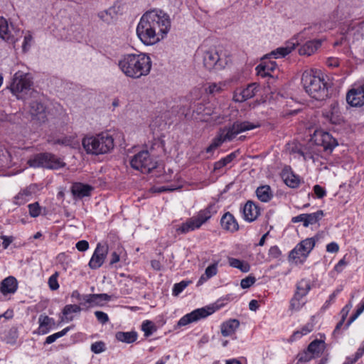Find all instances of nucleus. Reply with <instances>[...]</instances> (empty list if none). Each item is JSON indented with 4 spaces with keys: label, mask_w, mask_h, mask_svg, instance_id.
I'll return each instance as SVG.
<instances>
[{
    "label": "nucleus",
    "mask_w": 364,
    "mask_h": 364,
    "mask_svg": "<svg viewBox=\"0 0 364 364\" xmlns=\"http://www.w3.org/2000/svg\"><path fill=\"white\" fill-rule=\"evenodd\" d=\"M170 28L169 16L161 10H152L141 16L136 27V34L144 45L150 46L164 38Z\"/></svg>",
    "instance_id": "nucleus-1"
},
{
    "label": "nucleus",
    "mask_w": 364,
    "mask_h": 364,
    "mask_svg": "<svg viewBox=\"0 0 364 364\" xmlns=\"http://www.w3.org/2000/svg\"><path fill=\"white\" fill-rule=\"evenodd\" d=\"M152 62L144 53H130L122 56L118 61L119 70L128 77L138 79L149 74Z\"/></svg>",
    "instance_id": "nucleus-2"
},
{
    "label": "nucleus",
    "mask_w": 364,
    "mask_h": 364,
    "mask_svg": "<svg viewBox=\"0 0 364 364\" xmlns=\"http://www.w3.org/2000/svg\"><path fill=\"white\" fill-rule=\"evenodd\" d=\"M259 124L248 121H236L230 126L220 128L211 144L206 148V153L211 154L223 143L231 141L237 134L259 127Z\"/></svg>",
    "instance_id": "nucleus-3"
},
{
    "label": "nucleus",
    "mask_w": 364,
    "mask_h": 364,
    "mask_svg": "<svg viewBox=\"0 0 364 364\" xmlns=\"http://www.w3.org/2000/svg\"><path fill=\"white\" fill-rule=\"evenodd\" d=\"M301 84L309 95L315 100H323L328 95L324 76L317 70L304 71L301 76Z\"/></svg>",
    "instance_id": "nucleus-4"
},
{
    "label": "nucleus",
    "mask_w": 364,
    "mask_h": 364,
    "mask_svg": "<svg viewBox=\"0 0 364 364\" xmlns=\"http://www.w3.org/2000/svg\"><path fill=\"white\" fill-rule=\"evenodd\" d=\"M82 144L87 154L99 155L106 154L114 148V139L108 133H101L84 137Z\"/></svg>",
    "instance_id": "nucleus-5"
},
{
    "label": "nucleus",
    "mask_w": 364,
    "mask_h": 364,
    "mask_svg": "<svg viewBox=\"0 0 364 364\" xmlns=\"http://www.w3.org/2000/svg\"><path fill=\"white\" fill-rule=\"evenodd\" d=\"M32 85L33 82L30 75L28 73L18 71L13 77L9 89L18 100L26 101L33 95V92H37L32 88Z\"/></svg>",
    "instance_id": "nucleus-6"
},
{
    "label": "nucleus",
    "mask_w": 364,
    "mask_h": 364,
    "mask_svg": "<svg viewBox=\"0 0 364 364\" xmlns=\"http://www.w3.org/2000/svg\"><path fill=\"white\" fill-rule=\"evenodd\" d=\"M217 210L215 204H210L203 210H200L196 216L186 220V223L177 228V232L186 234L188 232L200 228L215 213Z\"/></svg>",
    "instance_id": "nucleus-7"
},
{
    "label": "nucleus",
    "mask_w": 364,
    "mask_h": 364,
    "mask_svg": "<svg viewBox=\"0 0 364 364\" xmlns=\"http://www.w3.org/2000/svg\"><path fill=\"white\" fill-rule=\"evenodd\" d=\"M320 238V234H317L314 237L301 240L290 251L289 259L296 263L303 262L314 249L316 242L318 241Z\"/></svg>",
    "instance_id": "nucleus-8"
},
{
    "label": "nucleus",
    "mask_w": 364,
    "mask_h": 364,
    "mask_svg": "<svg viewBox=\"0 0 364 364\" xmlns=\"http://www.w3.org/2000/svg\"><path fill=\"white\" fill-rule=\"evenodd\" d=\"M197 53L198 55H201L203 65L208 70H221L225 67V60L220 58L215 48H207L203 45L198 50Z\"/></svg>",
    "instance_id": "nucleus-9"
},
{
    "label": "nucleus",
    "mask_w": 364,
    "mask_h": 364,
    "mask_svg": "<svg viewBox=\"0 0 364 364\" xmlns=\"http://www.w3.org/2000/svg\"><path fill=\"white\" fill-rule=\"evenodd\" d=\"M43 99L40 92H33V95L26 100L28 101L29 113L32 119L40 123L45 122L48 119L47 110L43 102Z\"/></svg>",
    "instance_id": "nucleus-10"
},
{
    "label": "nucleus",
    "mask_w": 364,
    "mask_h": 364,
    "mask_svg": "<svg viewBox=\"0 0 364 364\" xmlns=\"http://www.w3.org/2000/svg\"><path fill=\"white\" fill-rule=\"evenodd\" d=\"M131 166L141 173H148L157 166V162L150 156L148 151H141L130 160Z\"/></svg>",
    "instance_id": "nucleus-11"
},
{
    "label": "nucleus",
    "mask_w": 364,
    "mask_h": 364,
    "mask_svg": "<svg viewBox=\"0 0 364 364\" xmlns=\"http://www.w3.org/2000/svg\"><path fill=\"white\" fill-rule=\"evenodd\" d=\"M28 164L31 167H43L50 169H58L65 165L60 158L50 153L38 154L30 159Z\"/></svg>",
    "instance_id": "nucleus-12"
},
{
    "label": "nucleus",
    "mask_w": 364,
    "mask_h": 364,
    "mask_svg": "<svg viewBox=\"0 0 364 364\" xmlns=\"http://www.w3.org/2000/svg\"><path fill=\"white\" fill-rule=\"evenodd\" d=\"M213 313V310L211 308L197 309L181 317L178 321V326H184L189 323L197 322L202 318H206Z\"/></svg>",
    "instance_id": "nucleus-13"
},
{
    "label": "nucleus",
    "mask_w": 364,
    "mask_h": 364,
    "mask_svg": "<svg viewBox=\"0 0 364 364\" xmlns=\"http://www.w3.org/2000/svg\"><path fill=\"white\" fill-rule=\"evenodd\" d=\"M315 141L318 145L322 146L326 151L331 152L338 146V142L328 132L318 130L314 134Z\"/></svg>",
    "instance_id": "nucleus-14"
},
{
    "label": "nucleus",
    "mask_w": 364,
    "mask_h": 364,
    "mask_svg": "<svg viewBox=\"0 0 364 364\" xmlns=\"http://www.w3.org/2000/svg\"><path fill=\"white\" fill-rule=\"evenodd\" d=\"M107 253L108 246L106 244H97L89 262V267L92 269L100 268L103 264Z\"/></svg>",
    "instance_id": "nucleus-15"
},
{
    "label": "nucleus",
    "mask_w": 364,
    "mask_h": 364,
    "mask_svg": "<svg viewBox=\"0 0 364 364\" xmlns=\"http://www.w3.org/2000/svg\"><path fill=\"white\" fill-rule=\"evenodd\" d=\"M346 100L352 107L364 105V84L350 90L346 95Z\"/></svg>",
    "instance_id": "nucleus-16"
},
{
    "label": "nucleus",
    "mask_w": 364,
    "mask_h": 364,
    "mask_svg": "<svg viewBox=\"0 0 364 364\" xmlns=\"http://www.w3.org/2000/svg\"><path fill=\"white\" fill-rule=\"evenodd\" d=\"M120 13V6L116 2L107 9L98 12V18L107 24H110L117 19Z\"/></svg>",
    "instance_id": "nucleus-17"
},
{
    "label": "nucleus",
    "mask_w": 364,
    "mask_h": 364,
    "mask_svg": "<svg viewBox=\"0 0 364 364\" xmlns=\"http://www.w3.org/2000/svg\"><path fill=\"white\" fill-rule=\"evenodd\" d=\"M258 85L256 83L248 85L245 88L235 92L234 100L236 102H245L253 97L258 91Z\"/></svg>",
    "instance_id": "nucleus-18"
},
{
    "label": "nucleus",
    "mask_w": 364,
    "mask_h": 364,
    "mask_svg": "<svg viewBox=\"0 0 364 364\" xmlns=\"http://www.w3.org/2000/svg\"><path fill=\"white\" fill-rule=\"evenodd\" d=\"M243 218L248 222H252L260 214L259 208L252 201L248 200L242 208Z\"/></svg>",
    "instance_id": "nucleus-19"
},
{
    "label": "nucleus",
    "mask_w": 364,
    "mask_h": 364,
    "mask_svg": "<svg viewBox=\"0 0 364 364\" xmlns=\"http://www.w3.org/2000/svg\"><path fill=\"white\" fill-rule=\"evenodd\" d=\"M220 225L222 228L229 232H234L239 230V225L230 212L225 213L220 219Z\"/></svg>",
    "instance_id": "nucleus-20"
},
{
    "label": "nucleus",
    "mask_w": 364,
    "mask_h": 364,
    "mask_svg": "<svg viewBox=\"0 0 364 364\" xmlns=\"http://www.w3.org/2000/svg\"><path fill=\"white\" fill-rule=\"evenodd\" d=\"M0 38L9 43H14L18 40V38L11 33L7 21L1 16H0Z\"/></svg>",
    "instance_id": "nucleus-21"
},
{
    "label": "nucleus",
    "mask_w": 364,
    "mask_h": 364,
    "mask_svg": "<svg viewBox=\"0 0 364 364\" xmlns=\"http://www.w3.org/2000/svg\"><path fill=\"white\" fill-rule=\"evenodd\" d=\"M92 190V186L82 183H74L71 186V193L75 197L79 198L90 196Z\"/></svg>",
    "instance_id": "nucleus-22"
},
{
    "label": "nucleus",
    "mask_w": 364,
    "mask_h": 364,
    "mask_svg": "<svg viewBox=\"0 0 364 364\" xmlns=\"http://www.w3.org/2000/svg\"><path fill=\"white\" fill-rule=\"evenodd\" d=\"M83 301L92 306H101L103 301H108L111 297L107 294H90L83 295Z\"/></svg>",
    "instance_id": "nucleus-23"
},
{
    "label": "nucleus",
    "mask_w": 364,
    "mask_h": 364,
    "mask_svg": "<svg viewBox=\"0 0 364 364\" xmlns=\"http://www.w3.org/2000/svg\"><path fill=\"white\" fill-rule=\"evenodd\" d=\"M18 289V282L15 277L9 276L1 282L0 290L3 294H14Z\"/></svg>",
    "instance_id": "nucleus-24"
},
{
    "label": "nucleus",
    "mask_w": 364,
    "mask_h": 364,
    "mask_svg": "<svg viewBox=\"0 0 364 364\" xmlns=\"http://www.w3.org/2000/svg\"><path fill=\"white\" fill-rule=\"evenodd\" d=\"M239 326L240 322L237 319H230L221 324V333L225 337L232 336Z\"/></svg>",
    "instance_id": "nucleus-25"
},
{
    "label": "nucleus",
    "mask_w": 364,
    "mask_h": 364,
    "mask_svg": "<svg viewBox=\"0 0 364 364\" xmlns=\"http://www.w3.org/2000/svg\"><path fill=\"white\" fill-rule=\"evenodd\" d=\"M321 45V42L318 40L309 41L299 49V53L301 55H311L317 50Z\"/></svg>",
    "instance_id": "nucleus-26"
},
{
    "label": "nucleus",
    "mask_w": 364,
    "mask_h": 364,
    "mask_svg": "<svg viewBox=\"0 0 364 364\" xmlns=\"http://www.w3.org/2000/svg\"><path fill=\"white\" fill-rule=\"evenodd\" d=\"M138 337V334L136 331H119L115 334V338L117 341L126 343H132L136 341Z\"/></svg>",
    "instance_id": "nucleus-27"
},
{
    "label": "nucleus",
    "mask_w": 364,
    "mask_h": 364,
    "mask_svg": "<svg viewBox=\"0 0 364 364\" xmlns=\"http://www.w3.org/2000/svg\"><path fill=\"white\" fill-rule=\"evenodd\" d=\"M39 322V331L42 334H46L49 332L52 324L54 323V320L52 318L46 315H41L38 318Z\"/></svg>",
    "instance_id": "nucleus-28"
},
{
    "label": "nucleus",
    "mask_w": 364,
    "mask_h": 364,
    "mask_svg": "<svg viewBox=\"0 0 364 364\" xmlns=\"http://www.w3.org/2000/svg\"><path fill=\"white\" fill-rule=\"evenodd\" d=\"M275 62H269L268 63H261L256 68L257 74L262 77L269 75L270 71H273L276 68Z\"/></svg>",
    "instance_id": "nucleus-29"
},
{
    "label": "nucleus",
    "mask_w": 364,
    "mask_h": 364,
    "mask_svg": "<svg viewBox=\"0 0 364 364\" xmlns=\"http://www.w3.org/2000/svg\"><path fill=\"white\" fill-rule=\"evenodd\" d=\"M295 43H289L286 46L279 47L273 50L270 55H273L274 58H284L295 48Z\"/></svg>",
    "instance_id": "nucleus-30"
},
{
    "label": "nucleus",
    "mask_w": 364,
    "mask_h": 364,
    "mask_svg": "<svg viewBox=\"0 0 364 364\" xmlns=\"http://www.w3.org/2000/svg\"><path fill=\"white\" fill-rule=\"evenodd\" d=\"M325 343L322 341L314 340L310 343L307 350L315 357H318L324 350Z\"/></svg>",
    "instance_id": "nucleus-31"
},
{
    "label": "nucleus",
    "mask_w": 364,
    "mask_h": 364,
    "mask_svg": "<svg viewBox=\"0 0 364 364\" xmlns=\"http://www.w3.org/2000/svg\"><path fill=\"white\" fill-rule=\"evenodd\" d=\"M304 297L295 293L290 301L289 310L291 311H299L305 304Z\"/></svg>",
    "instance_id": "nucleus-32"
},
{
    "label": "nucleus",
    "mask_w": 364,
    "mask_h": 364,
    "mask_svg": "<svg viewBox=\"0 0 364 364\" xmlns=\"http://www.w3.org/2000/svg\"><path fill=\"white\" fill-rule=\"evenodd\" d=\"M256 194L259 200L262 202H268L272 196L270 187L269 186H262L258 187Z\"/></svg>",
    "instance_id": "nucleus-33"
},
{
    "label": "nucleus",
    "mask_w": 364,
    "mask_h": 364,
    "mask_svg": "<svg viewBox=\"0 0 364 364\" xmlns=\"http://www.w3.org/2000/svg\"><path fill=\"white\" fill-rule=\"evenodd\" d=\"M230 266L239 269L242 272H248L250 270V265L247 262L239 259L230 257L228 259Z\"/></svg>",
    "instance_id": "nucleus-34"
},
{
    "label": "nucleus",
    "mask_w": 364,
    "mask_h": 364,
    "mask_svg": "<svg viewBox=\"0 0 364 364\" xmlns=\"http://www.w3.org/2000/svg\"><path fill=\"white\" fill-rule=\"evenodd\" d=\"M311 289L310 282L306 279L300 280L296 284L295 293L305 297Z\"/></svg>",
    "instance_id": "nucleus-35"
},
{
    "label": "nucleus",
    "mask_w": 364,
    "mask_h": 364,
    "mask_svg": "<svg viewBox=\"0 0 364 364\" xmlns=\"http://www.w3.org/2000/svg\"><path fill=\"white\" fill-rule=\"evenodd\" d=\"M282 178L285 183L291 188H296L299 185V179L297 176L290 172H284Z\"/></svg>",
    "instance_id": "nucleus-36"
},
{
    "label": "nucleus",
    "mask_w": 364,
    "mask_h": 364,
    "mask_svg": "<svg viewBox=\"0 0 364 364\" xmlns=\"http://www.w3.org/2000/svg\"><path fill=\"white\" fill-rule=\"evenodd\" d=\"M31 195V191L28 188H26L19 192L14 198V203L16 205H21L24 204Z\"/></svg>",
    "instance_id": "nucleus-37"
},
{
    "label": "nucleus",
    "mask_w": 364,
    "mask_h": 364,
    "mask_svg": "<svg viewBox=\"0 0 364 364\" xmlns=\"http://www.w3.org/2000/svg\"><path fill=\"white\" fill-rule=\"evenodd\" d=\"M81 311V308L80 306L77 304H68L65 305L63 309V314L65 316V318L68 321H72L73 317L69 316L70 314L73 313H78Z\"/></svg>",
    "instance_id": "nucleus-38"
},
{
    "label": "nucleus",
    "mask_w": 364,
    "mask_h": 364,
    "mask_svg": "<svg viewBox=\"0 0 364 364\" xmlns=\"http://www.w3.org/2000/svg\"><path fill=\"white\" fill-rule=\"evenodd\" d=\"M18 338V331L16 327H12L8 331H5L4 341L6 343L14 344L16 343Z\"/></svg>",
    "instance_id": "nucleus-39"
},
{
    "label": "nucleus",
    "mask_w": 364,
    "mask_h": 364,
    "mask_svg": "<svg viewBox=\"0 0 364 364\" xmlns=\"http://www.w3.org/2000/svg\"><path fill=\"white\" fill-rule=\"evenodd\" d=\"M323 216V210H318L313 213H306V227H308L309 225H313L318 222L322 217Z\"/></svg>",
    "instance_id": "nucleus-40"
},
{
    "label": "nucleus",
    "mask_w": 364,
    "mask_h": 364,
    "mask_svg": "<svg viewBox=\"0 0 364 364\" xmlns=\"http://www.w3.org/2000/svg\"><path fill=\"white\" fill-rule=\"evenodd\" d=\"M237 156V152H232L215 164V169H220L230 164Z\"/></svg>",
    "instance_id": "nucleus-41"
},
{
    "label": "nucleus",
    "mask_w": 364,
    "mask_h": 364,
    "mask_svg": "<svg viewBox=\"0 0 364 364\" xmlns=\"http://www.w3.org/2000/svg\"><path fill=\"white\" fill-rule=\"evenodd\" d=\"M141 330L144 332V336L149 337L152 335L156 328L152 321L146 320L142 323Z\"/></svg>",
    "instance_id": "nucleus-42"
},
{
    "label": "nucleus",
    "mask_w": 364,
    "mask_h": 364,
    "mask_svg": "<svg viewBox=\"0 0 364 364\" xmlns=\"http://www.w3.org/2000/svg\"><path fill=\"white\" fill-rule=\"evenodd\" d=\"M69 330L70 327H67L63 329L61 331L48 336L46 339L45 344H50L55 342L58 338L65 336L68 332Z\"/></svg>",
    "instance_id": "nucleus-43"
},
{
    "label": "nucleus",
    "mask_w": 364,
    "mask_h": 364,
    "mask_svg": "<svg viewBox=\"0 0 364 364\" xmlns=\"http://www.w3.org/2000/svg\"><path fill=\"white\" fill-rule=\"evenodd\" d=\"M106 344L102 341L95 342L92 343L90 346L91 351L95 354L103 353L106 350Z\"/></svg>",
    "instance_id": "nucleus-44"
},
{
    "label": "nucleus",
    "mask_w": 364,
    "mask_h": 364,
    "mask_svg": "<svg viewBox=\"0 0 364 364\" xmlns=\"http://www.w3.org/2000/svg\"><path fill=\"white\" fill-rule=\"evenodd\" d=\"M59 276V273L55 272L53 274H52L48 279V286L49 288L53 290H57L59 288V284L58 282V277Z\"/></svg>",
    "instance_id": "nucleus-45"
},
{
    "label": "nucleus",
    "mask_w": 364,
    "mask_h": 364,
    "mask_svg": "<svg viewBox=\"0 0 364 364\" xmlns=\"http://www.w3.org/2000/svg\"><path fill=\"white\" fill-rule=\"evenodd\" d=\"M189 283L190 282L188 281H181L179 283L175 284L173 288V295L178 296L184 290Z\"/></svg>",
    "instance_id": "nucleus-46"
},
{
    "label": "nucleus",
    "mask_w": 364,
    "mask_h": 364,
    "mask_svg": "<svg viewBox=\"0 0 364 364\" xmlns=\"http://www.w3.org/2000/svg\"><path fill=\"white\" fill-rule=\"evenodd\" d=\"M364 311V300L358 306V309L355 314L352 315L348 321L346 323V328H348Z\"/></svg>",
    "instance_id": "nucleus-47"
},
{
    "label": "nucleus",
    "mask_w": 364,
    "mask_h": 364,
    "mask_svg": "<svg viewBox=\"0 0 364 364\" xmlns=\"http://www.w3.org/2000/svg\"><path fill=\"white\" fill-rule=\"evenodd\" d=\"M315 358L307 349L306 350L300 353L297 355L298 362L306 363L310 361L311 359Z\"/></svg>",
    "instance_id": "nucleus-48"
},
{
    "label": "nucleus",
    "mask_w": 364,
    "mask_h": 364,
    "mask_svg": "<svg viewBox=\"0 0 364 364\" xmlns=\"http://www.w3.org/2000/svg\"><path fill=\"white\" fill-rule=\"evenodd\" d=\"M32 42H33V36H32L31 33L28 31L24 36L23 45H22V50L24 53L27 52L30 49Z\"/></svg>",
    "instance_id": "nucleus-49"
},
{
    "label": "nucleus",
    "mask_w": 364,
    "mask_h": 364,
    "mask_svg": "<svg viewBox=\"0 0 364 364\" xmlns=\"http://www.w3.org/2000/svg\"><path fill=\"white\" fill-rule=\"evenodd\" d=\"M54 144H61L66 146H72L74 147L75 145L74 142V138L71 136H65L62 139H58L55 141Z\"/></svg>",
    "instance_id": "nucleus-50"
},
{
    "label": "nucleus",
    "mask_w": 364,
    "mask_h": 364,
    "mask_svg": "<svg viewBox=\"0 0 364 364\" xmlns=\"http://www.w3.org/2000/svg\"><path fill=\"white\" fill-rule=\"evenodd\" d=\"M29 214L31 217L36 218L41 214V208L38 203L36 202L28 205Z\"/></svg>",
    "instance_id": "nucleus-51"
},
{
    "label": "nucleus",
    "mask_w": 364,
    "mask_h": 364,
    "mask_svg": "<svg viewBox=\"0 0 364 364\" xmlns=\"http://www.w3.org/2000/svg\"><path fill=\"white\" fill-rule=\"evenodd\" d=\"M255 282V277L254 276L249 275L248 277L241 280L240 286L242 289H247L254 284Z\"/></svg>",
    "instance_id": "nucleus-52"
},
{
    "label": "nucleus",
    "mask_w": 364,
    "mask_h": 364,
    "mask_svg": "<svg viewBox=\"0 0 364 364\" xmlns=\"http://www.w3.org/2000/svg\"><path fill=\"white\" fill-rule=\"evenodd\" d=\"M123 250L122 247L117 248V250L112 252L110 255V261L109 264L113 265L118 262L120 259V255L122 252Z\"/></svg>",
    "instance_id": "nucleus-53"
},
{
    "label": "nucleus",
    "mask_w": 364,
    "mask_h": 364,
    "mask_svg": "<svg viewBox=\"0 0 364 364\" xmlns=\"http://www.w3.org/2000/svg\"><path fill=\"white\" fill-rule=\"evenodd\" d=\"M218 272V263L215 262L209 265L205 270L206 277L211 278L215 276Z\"/></svg>",
    "instance_id": "nucleus-54"
},
{
    "label": "nucleus",
    "mask_w": 364,
    "mask_h": 364,
    "mask_svg": "<svg viewBox=\"0 0 364 364\" xmlns=\"http://www.w3.org/2000/svg\"><path fill=\"white\" fill-rule=\"evenodd\" d=\"M95 315L97 321L102 324H105L109 321L108 315L103 311H95Z\"/></svg>",
    "instance_id": "nucleus-55"
},
{
    "label": "nucleus",
    "mask_w": 364,
    "mask_h": 364,
    "mask_svg": "<svg viewBox=\"0 0 364 364\" xmlns=\"http://www.w3.org/2000/svg\"><path fill=\"white\" fill-rule=\"evenodd\" d=\"M312 331V326L311 325H306L302 328L301 331H296L294 333L293 336L296 338H300L301 336L306 335Z\"/></svg>",
    "instance_id": "nucleus-56"
},
{
    "label": "nucleus",
    "mask_w": 364,
    "mask_h": 364,
    "mask_svg": "<svg viewBox=\"0 0 364 364\" xmlns=\"http://www.w3.org/2000/svg\"><path fill=\"white\" fill-rule=\"evenodd\" d=\"M207 90L210 94L219 92L222 90V84L211 83L209 85Z\"/></svg>",
    "instance_id": "nucleus-57"
},
{
    "label": "nucleus",
    "mask_w": 364,
    "mask_h": 364,
    "mask_svg": "<svg viewBox=\"0 0 364 364\" xmlns=\"http://www.w3.org/2000/svg\"><path fill=\"white\" fill-rule=\"evenodd\" d=\"M314 191L318 198H322L326 195V191L325 189L319 185H315L314 186Z\"/></svg>",
    "instance_id": "nucleus-58"
},
{
    "label": "nucleus",
    "mask_w": 364,
    "mask_h": 364,
    "mask_svg": "<svg viewBox=\"0 0 364 364\" xmlns=\"http://www.w3.org/2000/svg\"><path fill=\"white\" fill-rule=\"evenodd\" d=\"M281 255V251L277 246H272L269 250V256L277 259Z\"/></svg>",
    "instance_id": "nucleus-59"
},
{
    "label": "nucleus",
    "mask_w": 364,
    "mask_h": 364,
    "mask_svg": "<svg viewBox=\"0 0 364 364\" xmlns=\"http://www.w3.org/2000/svg\"><path fill=\"white\" fill-rule=\"evenodd\" d=\"M75 247L79 251L84 252L88 249L89 243L86 240H80L76 243Z\"/></svg>",
    "instance_id": "nucleus-60"
},
{
    "label": "nucleus",
    "mask_w": 364,
    "mask_h": 364,
    "mask_svg": "<svg viewBox=\"0 0 364 364\" xmlns=\"http://www.w3.org/2000/svg\"><path fill=\"white\" fill-rule=\"evenodd\" d=\"M306 213L300 214L297 216L292 218V219H291V222L294 223L302 222L303 225L304 227H306Z\"/></svg>",
    "instance_id": "nucleus-61"
},
{
    "label": "nucleus",
    "mask_w": 364,
    "mask_h": 364,
    "mask_svg": "<svg viewBox=\"0 0 364 364\" xmlns=\"http://www.w3.org/2000/svg\"><path fill=\"white\" fill-rule=\"evenodd\" d=\"M339 250L338 245L335 242H331L326 246V251L331 253H336Z\"/></svg>",
    "instance_id": "nucleus-62"
},
{
    "label": "nucleus",
    "mask_w": 364,
    "mask_h": 364,
    "mask_svg": "<svg viewBox=\"0 0 364 364\" xmlns=\"http://www.w3.org/2000/svg\"><path fill=\"white\" fill-rule=\"evenodd\" d=\"M347 262L344 259H341L335 266L334 269L337 272H341L343 269V267H346Z\"/></svg>",
    "instance_id": "nucleus-63"
},
{
    "label": "nucleus",
    "mask_w": 364,
    "mask_h": 364,
    "mask_svg": "<svg viewBox=\"0 0 364 364\" xmlns=\"http://www.w3.org/2000/svg\"><path fill=\"white\" fill-rule=\"evenodd\" d=\"M1 237L3 240L2 245L4 249H6L9 246V245L13 242L12 237L2 235Z\"/></svg>",
    "instance_id": "nucleus-64"
}]
</instances>
